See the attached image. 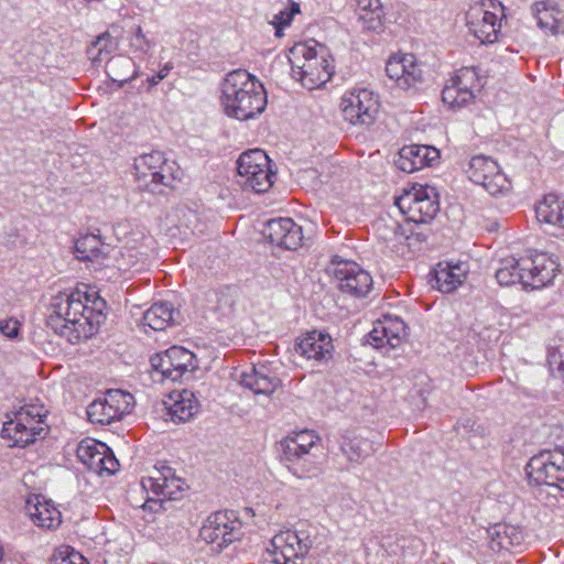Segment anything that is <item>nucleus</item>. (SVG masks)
Segmentation results:
<instances>
[{
    "label": "nucleus",
    "mask_w": 564,
    "mask_h": 564,
    "mask_svg": "<svg viewBox=\"0 0 564 564\" xmlns=\"http://www.w3.org/2000/svg\"><path fill=\"white\" fill-rule=\"evenodd\" d=\"M106 302L94 290L76 289L52 299L47 325L72 344L93 337L105 321Z\"/></svg>",
    "instance_id": "f257e3e1"
},
{
    "label": "nucleus",
    "mask_w": 564,
    "mask_h": 564,
    "mask_svg": "<svg viewBox=\"0 0 564 564\" xmlns=\"http://www.w3.org/2000/svg\"><path fill=\"white\" fill-rule=\"evenodd\" d=\"M220 105L227 116L249 120L263 112L267 95L263 85L247 70L229 73L224 80Z\"/></svg>",
    "instance_id": "f03ea898"
},
{
    "label": "nucleus",
    "mask_w": 564,
    "mask_h": 564,
    "mask_svg": "<svg viewBox=\"0 0 564 564\" xmlns=\"http://www.w3.org/2000/svg\"><path fill=\"white\" fill-rule=\"evenodd\" d=\"M288 59L292 77L307 89L322 88L333 77V58L314 37L295 43L288 52Z\"/></svg>",
    "instance_id": "7ed1b4c3"
},
{
    "label": "nucleus",
    "mask_w": 564,
    "mask_h": 564,
    "mask_svg": "<svg viewBox=\"0 0 564 564\" xmlns=\"http://www.w3.org/2000/svg\"><path fill=\"white\" fill-rule=\"evenodd\" d=\"M46 410L42 404H24L7 415L1 437L10 447H25L43 433Z\"/></svg>",
    "instance_id": "20e7f679"
},
{
    "label": "nucleus",
    "mask_w": 564,
    "mask_h": 564,
    "mask_svg": "<svg viewBox=\"0 0 564 564\" xmlns=\"http://www.w3.org/2000/svg\"><path fill=\"white\" fill-rule=\"evenodd\" d=\"M345 122L352 127H370L380 111L379 97L370 89L352 87L346 89L338 102Z\"/></svg>",
    "instance_id": "39448f33"
},
{
    "label": "nucleus",
    "mask_w": 564,
    "mask_h": 564,
    "mask_svg": "<svg viewBox=\"0 0 564 564\" xmlns=\"http://www.w3.org/2000/svg\"><path fill=\"white\" fill-rule=\"evenodd\" d=\"M465 172L469 181L480 186L491 197L505 198L513 192L511 178L502 171L498 162L490 156H473Z\"/></svg>",
    "instance_id": "423d86ee"
},
{
    "label": "nucleus",
    "mask_w": 564,
    "mask_h": 564,
    "mask_svg": "<svg viewBox=\"0 0 564 564\" xmlns=\"http://www.w3.org/2000/svg\"><path fill=\"white\" fill-rule=\"evenodd\" d=\"M487 84V74L478 67H464L459 69L446 84L442 93V100L452 109L470 105L476 93Z\"/></svg>",
    "instance_id": "0eeeda50"
},
{
    "label": "nucleus",
    "mask_w": 564,
    "mask_h": 564,
    "mask_svg": "<svg viewBox=\"0 0 564 564\" xmlns=\"http://www.w3.org/2000/svg\"><path fill=\"white\" fill-rule=\"evenodd\" d=\"M240 184L257 193L267 192L273 184L270 159L264 151L254 149L242 153L237 161Z\"/></svg>",
    "instance_id": "6e6552de"
},
{
    "label": "nucleus",
    "mask_w": 564,
    "mask_h": 564,
    "mask_svg": "<svg viewBox=\"0 0 564 564\" xmlns=\"http://www.w3.org/2000/svg\"><path fill=\"white\" fill-rule=\"evenodd\" d=\"M386 73L394 86L403 91H417L427 82L423 64L409 53L392 54L387 59Z\"/></svg>",
    "instance_id": "1a4fd4ad"
},
{
    "label": "nucleus",
    "mask_w": 564,
    "mask_h": 564,
    "mask_svg": "<svg viewBox=\"0 0 564 564\" xmlns=\"http://www.w3.org/2000/svg\"><path fill=\"white\" fill-rule=\"evenodd\" d=\"M118 245L111 250L113 265L122 273L130 272L139 263L144 262L147 236L139 229L128 225L117 231Z\"/></svg>",
    "instance_id": "9d476101"
},
{
    "label": "nucleus",
    "mask_w": 564,
    "mask_h": 564,
    "mask_svg": "<svg viewBox=\"0 0 564 564\" xmlns=\"http://www.w3.org/2000/svg\"><path fill=\"white\" fill-rule=\"evenodd\" d=\"M395 206L402 216L416 224L427 223L435 217L438 210V205L431 195V191L422 185H415L404 191L397 197Z\"/></svg>",
    "instance_id": "9b49d317"
},
{
    "label": "nucleus",
    "mask_w": 564,
    "mask_h": 564,
    "mask_svg": "<svg viewBox=\"0 0 564 564\" xmlns=\"http://www.w3.org/2000/svg\"><path fill=\"white\" fill-rule=\"evenodd\" d=\"M151 366L161 379L180 380L185 373L198 368L195 355L181 346H173L151 358Z\"/></svg>",
    "instance_id": "f8f14e48"
},
{
    "label": "nucleus",
    "mask_w": 564,
    "mask_h": 564,
    "mask_svg": "<svg viewBox=\"0 0 564 564\" xmlns=\"http://www.w3.org/2000/svg\"><path fill=\"white\" fill-rule=\"evenodd\" d=\"M134 408L132 394L122 390H110L104 399L91 402L87 409L90 422L110 424L130 414Z\"/></svg>",
    "instance_id": "ddd939ff"
},
{
    "label": "nucleus",
    "mask_w": 564,
    "mask_h": 564,
    "mask_svg": "<svg viewBox=\"0 0 564 564\" xmlns=\"http://www.w3.org/2000/svg\"><path fill=\"white\" fill-rule=\"evenodd\" d=\"M310 547L307 538L293 530H283L271 539L267 551L274 564H301Z\"/></svg>",
    "instance_id": "4468645a"
},
{
    "label": "nucleus",
    "mask_w": 564,
    "mask_h": 564,
    "mask_svg": "<svg viewBox=\"0 0 564 564\" xmlns=\"http://www.w3.org/2000/svg\"><path fill=\"white\" fill-rule=\"evenodd\" d=\"M529 478L536 485H549L564 490V453L543 452L533 456L527 465Z\"/></svg>",
    "instance_id": "2eb2a0df"
},
{
    "label": "nucleus",
    "mask_w": 564,
    "mask_h": 564,
    "mask_svg": "<svg viewBox=\"0 0 564 564\" xmlns=\"http://www.w3.org/2000/svg\"><path fill=\"white\" fill-rule=\"evenodd\" d=\"M525 268V285L533 289L544 288L551 284L560 272L557 257L539 250L523 251Z\"/></svg>",
    "instance_id": "dca6fc26"
},
{
    "label": "nucleus",
    "mask_w": 564,
    "mask_h": 564,
    "mask_svg": "<svg viewBox=\"0 0 564 564\" xmlns=\"http://www.w3.org/2000/svg\"><path fill=\"white\" fill-rule=\"evenodd\" d=\"M240 529L241 524L237 519L227 512L219 511L204 521L199 536L206 543L215 545L216 550L221 551L240 538Z\"/></svg>",
    "instance_id": "f3484780"
},
{
    "label": "nucleus",
    "mask_w": 564,
    "mask_h": 564,
    "mask_svg": "<svg viewBox=\"0 0 564 564\" xmlns=\"http://www.w3.org/2000/svg\"><path fill=\"white\" fill-rule=\"evenodd\" d=\"M294 351L312 366H318L332 358L334 351L333 338L326 332L316 329L306 332L295 339Z\"/></svg>",
    "instance_id": "a211bd4d"
},
{
    "label": "nucleus",
    "mask_w": 564,
    "mask_h": 564,
    "mask_svg": "<svg viewBox=\"0 0 564 564\" xmlns=\"http://www.w3.org/2000/svg\"><path fill=\"white\" fill-rule=\"evenodd\" d=\"M467 18L473 35H498L505 18V8L498 0H484L479 8L468 13Z\"/></svg>",
    "instance_id": "6ab92c4d"
},
{
    "label": "nucleus",
    "mask_w": 564,
    "mask_h": 564,
    "mask_svg": "<svg viewBox=\"0 0 564 564\" xmlns=\"http://www.w3.org/2000/svg\"><path fill=\"white\" fill-rule=\"evenodd\" d=\"M77 456L83 464L98 475H112L119 468V462L109 453L108 447L94 438L83 440L78 444Z\"/></svg>",
    "instance_id": "aec40b11"
},
{
    "label": "nucleus",
    "mask_w": 564,
    "mask_h": 564,
    "mask_svg": "<svg viewBox=\"0 0 564 564\" xmlns=\"http://www.w3.org/2000/svg\"><path fill=\"white\" fill-rule=\"evenodd\" d=\"M333 275L343 292L356 296H366L373 284L369 272L352 261L338 262L334 268Z\"/></svg>",
    "instance_id": "412c9836"
},
{
    "label": "nucleus",
    "mask_w": 564,
    "mask_h": 564,
    "mask_svg": "<svg viewBox=\"0 0 564 564\" xmlns=\"http://www.w3.org/2000/svg\"><path fill=\"white\" fill-rule=\"evenodd\" d=\"M263 234L272 246L285 250H296L305 240L302 226L291 218L268 221Z\"/></svg>",
    "instance_id": "4be33fe9"
},
{
    "label": "nucleus",
    "mask_w": 564,
    "mask_h": 564,
    "mask_svg": "<svg viewBox=\"0 0 564 564\" xmlns=\"http://www.w3.org/2000/svg\"><path fill=\"white\" fill-rule=\"evenodd\" d=\"M141 485L147 492L171 500L177 499L185 488V482L167 466L153 468L148 477L142 478Z\"/></svg>",
    "instance_id": "5701e85b"
},
{
    "label": "nucleus",
    "mask_w": 564,
    "mask_h": 564,
    "mask_svg": "<svg viewBox=\"0 0 564 564\" xmlns=\"http://www.w3.org/2000/svg\"><path fill=\"white\" fill-rule=\"evenodd\" d=\"M24 512L33 524L40 528L55 530L63 522L62 512L55 502L42 495H28Z\"/></svg>",
    "instance_id": "b1692460"
},
{
    "label": "nucleus",
    "mask_w": 564,
    "mask_h": 564,
    "mask_svg": "<svg viewBox=\"0 0 564 564\" xmlns=\"http://www.w3.org/2000/svg\"><path fill=\"white\" fill-rule=\"evenodd\" d=\"M406 336L404 322L397 316H384L373 323L368 343L376 348L398 347Z\"/></svg>",
    "instance_id": "393cba45"
},
{
    "label": "nucleus",
    "mask_w": 564,
    "mask_h": 564,
    "mask_svg": "<svg viewBox=\"0 0 564 564\" xmlns=\"http://www.w3.org/2000/svg\"><path fill=\"white\" fill-rule=\"evenodd\" d=\"M236 380L254 394L270 397L282 386L281 380L271 375L264 365L251 366L236 375Z\"/></svg>",
    "instance_id": "a878e982"
},
{
    "label": "nucleus",
    "mask_w": 564,
    "mask_h": 564,
    "mask_svg": "<svg viewBox=\"0 0 564 564\" xmlns=\"http://www.w3.org/2000/svg\"><path fill=\"white\" fill-rule=\"evenodd\" d=\"M469 272L463 261H442L433 269V286L443 293H452L464 284Z\"/></svg>",
    "instance_id": "bb28decb"
},
{
    "label": "nucleus",
    "mask_w": 564,
    "mask_h": 564,
    "mask_svg": "<svg viewBox=\"0 0 564 564\" xmlns=\"http://www.w3.org/2000/svg\"><path fill=\"white\" fill-rule=\"evenodd\" d=\"M137 177L142 185L154 191L159 185L167 184L164 171L166 162L160 152H153L139 156L135 160Z\"/></svg>",
    "instance_id": "cd10ccee"
},
{
    "label": "nucleus",
    "mask_w": 564,
    "mask_h": 564,
    "mask_svg": "<svg viewBox=\"0 0 564 564\" xmlns=\"http://www.w3.org/2000/svg\"><path fill=\"white\" fill-rule=\"evenodd\" d=\"M438 158L440 151L434 147L410 144L400 150L395 164L399 170L412 173L435 163Z\"/></svg>",
    "instance_id": "c85d7f7f"
},
{
    "label": "nucleus",
    "mask_w": 564,
    "mask_h": 564,
    "mask_svg": "<svg viewBox=\"0 0 564 564\" xmlns=\"http://www.w3.org/2000/svg\"><path fill=\"white\" fill-rule=\"evenodd\" d=\"M164 404L167 410L169 420L174 423L191 420L199 408L194 392L186 389L170 393Z\"/></svg>",
    "instance_id": "c756f323"
},
{
    "label": "nucleus",
    "mask_w": 564,
    "mask_h": 564,
    "mask_svg": "<svg viewBox=\"0 0 564 564\" xmlns=\"http://www.w3.org/2000/svg\"><path fill=\"white\" fill-rule=\"evenodd\" d=\"M488 543L492 551H510L524 542L523 530L510 523H496L487 531Z\"/></svg>",
    "instance_id": "7c9ffc66"
},
{
    "label": "nucleus",
    "mask_w": 564,
    "mask_h": 564,
    "mask_svg": "<svg viewBox=\"0 0 564 564\" xmlns=\"http://www.w3.org/2000/svg\"><path fill=\"white\" fill-rule=\"evenodd\" d=\"M319 441V436L312 430L294 432L282 442L283 454L289 460L300 459L317 448Z\"/></svg>",
    "instance_id": "2f4dec72"
},
{
    "label": "nucleus",
    "mask_w": 564,
    "mask_h": 564,
    "mask_svg": "<svg viewBox=\"0 0 564 564\" xmlns=\"http://www.w3.org/2000/svg\"><path fill=\"white\" fill-rule=\"evenodd\" d=\"M556 6L554 0L536 2L533 6L532 13L542 32L564 33V12Z\"/></svg>",
    "instance_id": "473e14b6"
},
{
    "label": "nucleus",
    "mask_w": 564,
    "mask_h": 564,
    "mask_svg": "<svg viewBox=\"0 0 564 564\" xmlns=\"http://www.w3.org/2000/svg\"><path fill=\"white\" fill-rule=\"evenodd\" d=\"M534 212L541 225L564 229V200L553 195L544 196L536 203Z\"/></svg>",
    "instance_id": "72a5a7b5"
},
{
    "label": "nucleus",
    "mask_w": 564,
    "mask_h": 564,
    "mask_svg": "<svg viewBox=\"0 0 564 564\" xmlns=\"http://www.w3.org/2000/svg\"><path fill=\"white\" fill-rule=\"evenodd\" d=\"M525 265L523 252L502 258L496 270V279L501 285L522 283L525 285Z\"/></svg>",
    "instance_id": "f704fd0d"
},
{
    "label": "nucleus",
    "mask_w": 564,
    "mask_h": 564,
    "mask_svg": "<svg viewBox=\"0 0 564 564\" xmlns=\"http://www.w3.org/2000/svg\"><path fill=\"white\" fill-rule=\"evenodd\" d=\"M176 312L167 303L152 305L143 315L142 327L144 332L164 330L176 321Z\"/></svg>",
    "instance_id": "c9c22d12"
},
{
    "label": "nucleus",
    "mask_w": 564,
    "mask_h": 564,
    "mask_svg": "<svg viewBox=\"0 0 564 564\" xmlns=\"http://www.w3.org/2000/svg\"><path fill=\"white\" fill-rule=\"evenodd\" d=\"M359 22L365 31L379 32L382 25L383 7L380 0H356Z\"/></svg>",
    "instance_id": "e433bc0d"
},
{
    "label": "nucleus",
    "mask_w": 564,
    "mask_h": 564,
    "mask_svg": "<svg viewBox=\"0 0 564 564\" xmlns=\"http://www.w3.org/2000/svg\"><path fill=\"white\" fill-rule=\"evenodd\" d=\"M341 451L350 462H360L376 451L373 443L357 435L346 436L341 443Z\"/></svg>",
    "instance_id": "4c0bfd02"
},
{
    "label": "nucleus",
    "mask_w": 564,
    "mask_h": 564,
    "mask_svg": "<svg viewBox=\"0 0 564 564\" xmlns=\"http://www.w3.org/2000/svg\"><path fill=\"white\" fill-rule=\"evenodd\" d=\"M380 237L389 242L401 243L409 237L410 229L397 219L382 220L378 227Z\"/></svg>",
    "instance_id": "58836bf2"
},
{
    "label": "nucleus",
    "mask_w": 564,
    "mask_h": 564,
    "mask_svg": "<svg viewBox=\"0 0 564 564\" xmlns=\"http://www.w3.org/2000/svg\"><path fill=\"white\" fill-rule=\"evenodd\" d=\"M55 564H88L86 558L70 546H61L54 553Z\"/></svg>",
    "instance_id": "ea45409f"
},
{
    "label": "nucleus",
    "mask_w": 564,
    "mask_h": 564,
    "mask_svg": "<svg viewBox=\"0 0 564 564\" xmlns=\"http://www.w3.org/2000/svg\"><path fill=\"white\" fill-rule=\"evenodd\" d=\"M300 13V4L292 2L290 8L281 10L273 20L275 26L274 35H282V29L290 25L293 17Z\"/></svg>",
    "instance_id": "a19ab883"
},
{
    "label": "nucleus",
    "mask_w": 564,
    "mask_h": 564,
    "mask_svg": "<svg viewBox=\"0 0 564 564\" xmlns=\"http://www.w3.org/2000/svg\"><path fill=\"white\" fill-rule=\"evenodd\" d=\"M97 239L94 236H86L75 243V254L80 260H90L95 254Z\"/></svg>",
    "instance_id": "79ce46f5"
},
{
    "label": "nucleus",
    "mask_w": 564,
    "mask_h": 564,
    "mask_svg": "<svg viewBox=\"0 0 564 564\" xmlns=\"http://www.w3.org/2000/svg\"><path fill=\"white\" fill-rule=\"evenodd\" d=\"M549 367L554 377L564 381V345L550 352Z\"/></svg>",
    "instance_id": "37998d69"
},
{
    "label": "nucleus",
    "mask_w": 564,
    "mask_h": 564,
    "mask_svg": "<svg viewBox=\"0 0 564 564\" xmlns=\"http://www.w3.org/2000/svg\"><path fill=\"white\" fill-rule=\"evenodd\" d=\"M21 328V322L14 317H4L0 319V334L8 339H19Z\"/></svg>",
    "instance_id": "c03bdc74"
},
{
    "label": "nucleus",
    "mask_w": 564,
    "mask_h": 564,
    "mask_svg": "<svg viewBox=\"0 0 564 564\" xmlns=\"http://www.w3.org/2000/svg\"><path fill=\"white\" fill-rule=\"evenodd\" d=\"M123 22H124L123 28H128V30H126V31L128 33H130V35H141V33H142L141 25L139 23H135L134 19L129 18V19L124 20Z\"/></svg>",
    "instance_id": "a18cd8bd"
},
{
    "label": "nucleus",
    "mask_w": 564,
    "mask_h": 564,
    "mask_svg": "<svg viewBox=\"0 0 564 564\" xmlns=\"http://www.w3.org/2000/svg\"><path fill=\"white\" fill-rule=\"evenodd\" d=\"M135 43H132V46H135L138 48L143 50L145 46H148V42L144 40V37L137 36L134 37Z\"/></svg>",
    "instance_id": "49530a36"
},
{
    "label": "nucleus",
    "mask_w": 564,
    "mask_h": 564,
    "mask_svg": "<svg viewBox=\"0 0 564 564\" xmlns=\"http://www.w3.org/2000/svg\"><path fill=\"white\" fill-rule=\"evenodd\" d=\"M166 76L165 73H161L158 75L156 78L152 79V84H158L160 80H162Z\"/></svg>",
    "instance_id": "de8ad7c7"
},
{
    "label": "nucleus",
    "mask_w": 564,
    "mask_h": 564,
    "mask_svg": "<svg viewBox=\"0 0 564 564\" xmlns=\"http://www.w3.org/2000/svg\"><path fill=\"white\" fill-rule=\"evenodd\" d=\"M152 500H154V498H150V499L144 503V506H143V507H144V508H150V509H151V508H152V506H151V501H152Z\"/></svg>",
    "instance_id": "09e8293b"
},
{
    "label": "nucleus",
    "mask_w": 564,
    "mask_h": 564,
    "mask_svg": "<svg viewBox=\"0 0 564 564\" xmlns=\"http://www.w3.org/2000/svg\"><path fill=\"white\" fill-rule=\"evenodd\" d=\"M106 39H107V37H97V41H96L95 45H99V44H101V41H102V40H106Z\"/></svg>",
    "instance_id": "8fccbe9b"
},
{
    "label": "nucleus",
    "mask_w": 564,
    "mask_h": 564,
    "mask_svg": "<svg viewBox=\"0 0 564 564\" xmlns=\"http://www.w3.org/2000/svg\"><path fill=\"white\" fill-rule=\"evenodd\" d=\"M182 538V532L181 531H177V536H175V540H178Z\"/></svg>",
    "instance_id": "3c124183"
},
{
    "label": "nucleus",
    "mask_w": 564,
    "mask_h": 564,
    "mask_svg": "<svg viewBox=\"0 0 564 564\" xmlns=\"http://www.w3.org/2000/svg\"><path fill=\"white\" fill-rule=\"evenodd\" d=\"M100 35L107 36V35H109V33L108 32H104Z\"/></svg>",
    "instance_id": "603ef678"
}]
</instances>
